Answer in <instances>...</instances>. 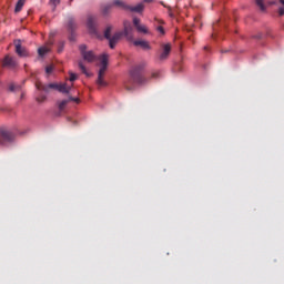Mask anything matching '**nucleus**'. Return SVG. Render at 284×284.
Returning a JSON list of instances; mask_svg holds the SVG:
<instances>
[{"label":"nucleus","instance_id":"obj_1","mask_svg":"<svg viewBox=\"0 0 284 284\" xmlns=\"http://www.w3.org/2000/svg\"><path fill=\"white\" fill-rule=\"evenodd\" d=\"M79 50H80L81 57L83 58L84 61H87V63H94V61H98V60L100 61L101 68L98 73L97 83L98 85H100V88H105V85H108V82H105L103 78L105 77V71L108 70V54H102L100 57H97V54H94V51H88V47L85 44H81L79 47Z\"/></svg>","mask_w":284,"mask_h":284},{"label":"nucleus","instance_id":"obj_2","mask_svg":"<svg viewBox=\"0 0 284 284\" xmlns=\"http://www.w3.org/2000/svg\"><path fill=\"white\" fill-rule=\"evenodd\" d=\"M145 65H148V63L141 62L140 64H136L131 69L130 77L133 83H136L138 85H145V83H148L149 79L143 75V70H145Z\"/></svg>","mask_w":284,"mask_h":284},{"label":"nucleus","instance_id":"obj_3","mask_svg":"<svg viewBox=\"0 0 284 284\" xmlns=\"http://www.w3.org/2000/svg\"><path fill=\"white\" fill-rule=\"evenodd\" d=\"M37 90H41L42 92H50V90H57L58 92H61L62 94H70V90H72V87H68L67 83H49L43 84L41 82L36 83Z\"/></svg>","mask_w":284,"mask_h":284},{"label":"nucleus","instance_id":"obj_4","mask_svg":"<svg viewBox=\"0 0 284 284\" xmlns=\"http://www.w3.org/2000/svg\"><path fill=\"white\" fill-rule=\"evenodd\" d=\"M124 31H122V37H125L128 41H134V29L132 28V22L125 20L123 22Z\"/></svg>","mask_w":284,"mask_h":284},{"label":"nucleus","instance_id":"obj_5","mask_svg":"<svg viewBox=\"0 0 284 284\" xmlns=\"http://www.w3.org/2000/svg\"><path fill=\"white\" fill-rule=\"evenodd\" d=\"M14 141V133L8 130H0V145H6Z\"/></svg>","mask_w":284,"mask_h":284},{"label":"nucleus","instance_id":"obj_6","mask_svg":"<svg viewBox=\"0 0 284 284\" xmlns=\"http://www.w3.org/2000/svg\"><path fill=\"white\" fill-rule=\"evenodd\" d=\"M2 68H7L8 70H17L19 68V62L17 59L10 55H6L2 60Z\"/></svg>","mask_w":284,"mask_h":284},{"label":"nucleus","instance_id":"obj_7","mask_svg":"<svg viewBox=\"0 0 284 284\" xmlns=\"http://www.w3.org/2000/svg\"><path fill=\"white\" fill-rule=\"evenodd\" d=\"M87 26H88L89 32L91 34H97V28L99 26V20L94 16H89Z\"/></svg>","mask_w":284,"mask_h":284},{"label":"nucleus","instance_id":"obj_8","mask_svg":"<svg viewBox=\"0 0 284 284\" xmlns=\"http://www.w3.org/2000/svg\"><path fill=\"white\" fill-rule=\"evenodd\" d=\"M16 45V53L18 54V57H30V52H28V49H26V47L21 45V40H18L14 42Z\"/></svg>","mask_w":284,"mask_h":284},{"label":"nucleus","instance_id":"obj_9","mask_svg":"<svg viewBox=\"0 0 284 284\" xmlns=\"http://www.w3.org/2000/svg\"><path fill=\"white\" fill-rule=\"evenodd\" d=\"M170 52H172V45L170 43L162 45V52L159 57L160 61H166L168 57H170Z\"/></svg>","mask_w":284,"mask_h":284},{"label":"nucleus","instance_id":"obj_10","mask_svg":"<svg viewBox=\"0 0 284 284\" xmlns=\"http://www.w3.org/2000/svg\"><path fill=\"white\" fill-rule=\"evenodd\" d=\"M121 37H123V32H116L113 37L111 36L110 39H108L111 50H114V48H116V44L121 40Z\"/></svg>","mask_w":284,"mask_h":284},{"label":"nucleus","instance_id":"obj_11","mask_svg":"<svg viewBox=\"0 0 284 284\" xmlns=\"http://www.w3.org/2000/svg\"><path fill=\"white\" fill-rule=\"evenodd\" d=\"M111 4L113 8H119L120 10H128V8H130V6L123 0H113Z\"/></svg>","mask_w":284,"mask_h":284},{"label":"nucleus","instance_id":"obj_12","mask_svg":"<svg viewBox=\"0 0 284 284\" xmlns=\"http://www.w3.org/2000/svg\"><path fill=\"white\" fill-rule=\"evenodd\" d=\"M133 45L142 48V50H150V42L145 40H135Z\"/></svg>","mask_w":284,"mask_h":284},{"label":"nucleus","instance_id":"obj_13","mask_svg":"<svg viewBox=\"0 0 284 284\" xmlns=\"http://www.w3.org/2000/svg\"><path fill=\"white\" fill-rule=\"evenodd\" d=\"M144 6H143V3H139V4H136L135 7H131V6H129V8H128V10L130 11V12H138V13H141L143 10H144Z\"/></svg>","mask_w":284,"mask_h":284},{"label":"nucleus","instance_id":"obj_14","mask_svg":"<svg viewBox=\"0 0 284 284\" xmlns=\"http://www.w3.org/2000/svg\"><path fill=\"white\" fill-rule=\"evenodd\" d=\"M23 6H26V0H18L14 12H21V10H23Z\"/></svg>","mask_w":284,"mask_h":284},{"label":"nucleus","instance_id":"obj_15","mask_svg":"<svg viewBox=\"0 0 284 284\" xmlns=\"http://www.w3.org/2000/svg\"><path fill=\"white\" fill-rule=\"evenodd\" d=\"M68 29L71 32H74V30L77 29V22H74V20L72 18H69V20H68Z\"/></svg>","mask_w":284,"mask_h":284},{"label":"nucleus","instance_id":"obj_16","mask_svg":"<svg viewBox=\"0 0 284 284\" xmlns=\"http://www.w3.org/2000/svg\"><path fill=\"white\" fill-rule=\"evenodd\" d=\"M136 31L142 33V34H150V30L148 29V27H145L144 24H140L136 28Z\"/></svg>","mask_w":284,"mask_h":284},{"label":"nucleus","instance_id":"obj_17","mask_svg":"<svg viewBox=\"0 0 284 284\" xmlns=\"http://www.w3.org/2000/svg\"><path fill=\"white\" fill-rule=\"evenodd\" d=\"M48 52H50V48H48V47H41L38 49L39 57H45V54H48Z\"/></svg>","mask_w":284,"mask_h":284},{"label":"nucleus","instance_id":"obj_18","mask_svg":"<svg viewBox=\"0 0 284 284\" xmlns=\"http://www.w3.org/2000/svg\"><path fill=\"white\" fill-rule=\"evenodd\" d=\"M78 65H79L81 72H82L83 74H85V77H90V73H88V69H85V65L83 64L82 61H80V62L78 63Z\"/></svg>","mask_w":284,"mask_h":284},{"label":"nucleus","instance_id":"obj_19","mask_svg":"<svg viewBox=\"0 0 284 284\" xmlns=\"http://www.w3.org/2000/svg\"><path fill=\"white\" fill-rule=\"evenodd\" d=\"M112 8H113L112 2L110 4L104 6L102 9L103 14H109L110 10H112Z\"/></svg>","mask_w":284,"mask_h":284},{"label":"nucleus","instance_id":"obj_20","mask_svg":"<svg viewBox=\"0 0 284 284\" xmlns=\"http://www.w3.org/2000/svg\"><path fill=\"white\" fill-rule=\"evenodd\" d=\"M111 33H112V26H109L104 31V38L110 39L112 37Z\"/></svg>","mask_w":284,"mask_h":284},{"label":"nucleus","instance_id":"obj_21","mask_svg":"<svg viewBox=\"0 0 284 284\" xmlns=\"http://www.w3.org/2000/svg\"><path fill=\"white\" fill-rule=\"evenodd\" d=\"M264 0H255L256 6L260 7L262 12H265V4L263 3Z\"/></svg>","mask_w":284,"mask_h":284},{"label":"nucleus","instance_id":"obj_22","mask_svg":"<svg viewBox=\"0 0 284 284\" xmlns=\"http://www.w3.org/2000/svg\"><path fill=\"white\" fill-rule=\"evenodd\" d=\"M17 90H21V87L16 85L14 83L9 84V92H17Z\"/></svg>","mask_w":284,"mask_h":284},{"label":"nucleus","instance_id":"obj_23","mask_svg":"<svg viewBox=\"0 0 284 284\" xmlns=\"http://www.w3.org/2000/svg\"><path fill=\"white\" fill-rule=\"evenodd\" d=\"M68 103H70V100H62L60 103H59V110H63Z\"/></svg>","mask_w":284,"mask_h":284},{"label":"nucleus","instance_id":"obj_24","mask_svg":"<svg viewBox=\"0 0 284 284\" xmlns=\"http://www.w3.org/2000/svg\"><path fill=\"white\" fill-rule=\"evenodd\" d=\"M133 26L135 27V29H138L141 26V19L133 18Z\"/></svg>","mask_w":284,"mask_h":284},{"label":"nucleus","instance_id":"obj_25","mask_svg":"<svg viewBox=\"0 0 284 284\" xmlns=\"http://www.w3.org/2000/svg\"><path fill=\"white\" fill-rule=\"evenodd\" d=\"M77 79H78L77 74L73 72H70L69 81L74 82V81H77Z\"/></svg>","mask_w":284,"mask_h":284},{"label":"nucleus","instance_id":"obj_26","mask_svg":"<svg viewBox=\"0 0 284 284\" xmlns=\"http://www.w3.org/2000/svg\"><path fill=\"white\" fill-rule=\"evenodd\" d=\"M45 99H48L45 95H40L37 98V102L38 103H43L45 101Z\"/></svg>","mask_w":284,"mask_h":284},{"label":"nucleus","instance_id":"obj_27","mask_svg":"<svg viewBox=\"0 0 284 284\" xmlns=\"http://www.w3.org/2000/svg\"><path fill=\"white\" fill-rule=\"evenodd\" d=\"M159 77H161V72L155 71L151 74V79H159Z\"/></svg>","mask_w":284,"mask_h":284},{"label":"nucleus","instance_id":"obj_28","mask_svg":"<svg viewBox=\"0 0 284 284\" xmlns=\"http://www.w3.org/2000/svg\"><path fill=\"white\" fill-rule=\"evenodd\" d=\"M52 70H54V67L48 65V67L45 68L47 74H52Z\"/></svg>","mask_w":284,"mask_h":284},{"label":"nucleus","instance_id":"obj_29","mask_svg":"<svg viewBox=\"0 0 284 284\" xmlns=\"http://www.w3.org/2000/svg\"><path fill=\"white\" fill-rule=\"evenodd\" d=\"M156 30L160 32V34H165V29L163 28V26L156 27Z\"/></svg>","mask_w":284,"mask_h":284},{"label":"nucleus","instance_id":"obj_30","mask_svg":"<svg viewBox=\"0 0 284 284\" xmlns=\"http://www.w3.org/2000/svg\"><path fill=\"white\" fill-rule=\"evenodd\" d=\"M69 101H74V103H81V100L79 98L69 97Z\"/></svg>","mask_w":284,"mask_h":284},{"label":"nucleus","instance_id":"obj_31","mask_svg":"<svg viewBox=\"0 0 284 284\" xmlns=\"http://www.w3.org/2000/svg\"><path fill=\"white\" fill-rule=\"evenodd\" d=\"M64 43L60 42L59 48H58V52H63V48H64Z\"/></svg>","mask_w":284,"mask_h":284},{"label":"nucleus","instance_id":"obj_32","mask_svg":"<svg viewBox=\"0 0 284 284\" xmlns=\"http://www.w3.org/2000/svg\"><path fill=\"white\" fill-rule=\"evenodd\" d=\"M278 14H280V17H283V16H284V7H281V8L278 9Z\"/></svg>","mask_w":284,"mask_h":284},{"label":"nucleus","instance_id":"obj_33","mask_svg":"<svg viewBox=\"0 0 284 284\" xmlns=\"http://www.w3.org/2000/svg\"><path fill=\"white\" fill-rule=\"evenodd\" d=\"M51 3H53V6H59V3H61V0H51Z\"/></svg>","mask_w":284,"mask_h":284},{"label":"nucleus","instance_id":"obj_34","mask_svg":"<svg viewBox=\"0 0 284 284\" xmlns=\"http://www.w3.org/2000/svg\"><path fill=\"white\" fill-rule=\"evenodd\" d=\"M152 0H144V3H151Z\"/></svg>","mask_w":284,"mask_h":284},{"label":"nucleus","instance_id":"obj_35","mask_svg":"<svg viewBox=\"0 0 284 284\" xmlns=\"http://www.w3.org/2000/svg\"><path fill=\"white\" fill-rule=\"evenodd\" d=\"M280 3H282V6H284V0H280Z\"/></svg>","mask_w":284,"mask_h":284},{"label":"nucleus","instance_id":"obj_36","mask_svg":"<svg viewBox=\"0 0 284 284\" xmlns=\"http://www.w3.org/2000/svg\"><path fill=\"white\" fill-rule=\"evenodd\" d=\"M126 90H132L130 87H126Z\"/></svg>","mask_w":284,"mask_h":284},{"label":"nucleus","instance_id":"obj_37","mask_svg":"<svg viewBox=\"0 0 284 284\" xmlns=\"http://www.w3.org/2000/svg\"><path fill=\"white\" fill-rule=\"evenodd\" d=\"M159 23H163V21L159 20Z\"/></svg>","mask_w":284,"mask_h":284},{"label":"nucleus","instance_id":"obj_38","mask_svg":"<svg viewBox=\"0 0 284 284\" xmlns=\"http://www.w3.org/2000/svg\"><path fill=\"white\" fill-rule=\"evenodd\" d=\"M257 39H261V36H257Z\"/></svg>","mask_w":284,"mask_h":284}]
</instances>
